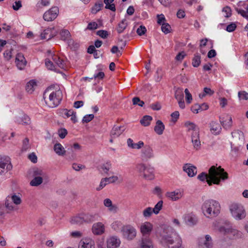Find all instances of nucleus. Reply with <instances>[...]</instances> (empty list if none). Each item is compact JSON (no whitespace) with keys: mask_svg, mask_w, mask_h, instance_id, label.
Wrapping results in <instances>:
<instances>
[{"mask_svg":"<svg viewBox=\"0 0 248 248\" xmlns=\"http://www.w3.org/2000/svg\"><path fill=\"white\" fill-rule=\"evenodd\" d=\"M198 178L202 181L206 180L209 186L219 185L221 180L228 178V174L221 166H212L209 170L208 174L202 172L198 176Z\"/></svg>","mask_w":248,"mask_h":248,"instance_id":"f257e3e1","label":"nucleus"},{"mask_svg":"<svg viewBox=\"0 0 248 248\" xmlns=\"http://www.w3.org/2000/svg\"><path fill=\"white\" fill-rule=\"evenodd\" d=\"M159 241L166 248H179L182 243L181 238L171 227H167L160 234Z\"/></svg>","mask_w":248,"mask_h":248,"instance_id":"f03ea898","label":"nucleus"},{"mask_svg":"<svg viewBox=\"0 0 248 248\" xmlns=\"http://www.w3.org/2000/svg\"><path fill=\"white\" fill-rule=\"evenodd\" d=\"M63 97L62 92L60 89H56L53 86L46 88L43 93V98L46 104L49 108L57 107Z\"/></svg>","mask_w":248,"mask_h":248,"instance_id":"7ed1b4c3","label":"nucleus"},{"mask_svg":"<svg viewBox=\"0 0 248 248\" xmlns=\"http://www.w3.org/2000/svg\"><path fill=\"white\" fill-rule=\"evenodd\" d=\"M201 209L204 216L206 217L213 218L219 214L220 205L217 201L209 199L204 202L202 205Z\"/></svg>","mask_w":248,"mask_h":248,"instance_id":"20e7f679","label":"nucleus"},{"mask_svg":"<svg viewBox=\"0 0 248 248\" xmlns=\"http://www.w3.org/2000/svg\"><path fill=\"white\" fill-rule=\"evenodd\" d=\"M135 170L141 176L146 180H151L155 178V169L150 165H146L142 163L138 164L136 166Z\"/></svg>","mask_w":248,"mask_h":248,"instance_id":"39448f33","label":"nucleus"},{"mask_svg":"<svg viewBox=\"0 0 248 248\" xmlns=\"http://www.w3.org/2000/svg\"><path fill=\"white\" fill-rule=\"evenodd\" d=\"M219 231L225 239H236L242 236V232L232 226H221Z\"/></svg>","mask_w":248,"mask_h":248,"instance_id":"423d86ee","label":"nucleus"},{"mask_svg":"<svg viewBox=\"0 0 248 248\" xmlns=\"http://www.w3.org/2000/svg\"><path fill=\"white\" fill-rule=\"evenodd\" d=\"M232 216L236 219H242L246 216V212L243 206L239 203L233 202L229 206Z\"/></svg>","mask_w":248,"mask_h":248,"instance_id":"0eeeda50","label":"nucleus"},{"mask_svg":"<svg viewBox=\"0 0 248 248\" xmlns=\"http://www.w3.org/2000/svg\"><path fill=\"white\" fill-rule=\"evenodd\" d=\"M59 13V8L57 6H53L45 12L43 17L46 21H52L57 18Z\"/></svg>","mask_w":248,"mask_h":248,"instance_id":"6e6552de","label":"nucleus"},{"mask_svg":"<svg viewBox=\"0 0 248 248\" xmlns=\"http://www.w3.org/2000/svg\"><path fill=\"white\" fill-rule=\"evenodd\" d=\"M124 236L128 240H132L136 236V230L130 225L124 226L122 229Z\"/></svg>","mask_w":248,"mask_h":248,"instance_id":"1a4fd4ad","label":"nucleus"},{"mask_svg":"<svg viewBox=\"0 0 248 248\" xmlns=\"http://www.w3.org/2000/svg\"><path fill=\"white\" fill-rule=\"evenodd\" d=\"M184 191L182 189H177L173 191L167 192L165 196L170 200L176 201L183 197Z\"/></svg>","mask_w":248,"mask_h":248,"instance_id":"9d476101","label":"nucleus"},{"mask_svg":"<svg viewBox=\"0 0 248 248\" xmlns=\"http://www.w3.org/2000/svg\"><path fill=\"white\" fill-rule=\"evenodd\" d=\"M153 228V225L149 222H145L142 223L140 226V230L142 234V238H149Z\"/></svg>","mask_w":248,"mask_h":248,"instance_id":"9b49d317","label":"nucleus"},{"mask_svg":"<svg viewBox=\"0 0 248 248\" xmlns=\"http://www.w3.org/2000/svg\"><path fill=\"white\" fill-rule=\"evenodd\" d=\"M13 166L9 158H0V174L5 173L12 169Z\"/></svg>","mask_w":248,"mask_h":248,"instance_id":"f8f14e48","label":"nucleus"},{"mask_svg":"<svg viewBox=\"0 0 248 248\" xmlns=\"http://www.w3.org/2000/svg\"><path fill=\"white\" fill-rule=\"evenodd\" d=\"M191 139L194 149L196 150H200L201 147V143L200 140V130L192 132Z\"/></svg>","mask_w":248,"mask_h":248,"instance_id":"ddd939ff","label":"nucleus"},{"mask_svg":"<svg viewBox=\"0 0 248 248\" xmlns=\"http://www.w3.org/2000/svg\"><path fill=\"white\" fill-rule=\"evenodd\" d=\"M51 60L54 62L56 66L57 65L58 67L63 69H66L67 68V61L57 55L54 54L52 55Z\"/></svg>","mask_w":248,"mask_h":248,"instance_id":"4468645a","label":"nucleus"},{"mask_svg":"<svg viewBox=\"0 0 248 248\" xmlns=\"http://www.w3.org/2000/svg\"><path fill=\"white\" fill-rule=\"evenodd\" d=\"M51 60L54 62L56 66L57 65L58 67L63 69H66L67 68V61L57 55L54 54L52 55Z\"/></svg>","mask_w":248,"mask_h":248,"instance_id":"2eb2a0df","label":"nucleus"},{"mask_svg":"<svg viewBox=\"0 0 248 248\" xmlns=\"http://www.w3.org/2000/svg\"><path fill=\"white\" fill-rule=\"evenodd\" d=\"M94 241L89 237L82 238L79 242L78 248H94Z\"/></svg>","mask_w":248,"mask_h":248,"instance_id":"dca6fc26","label":"nucleus"},{"mask_svg":"<svg viewBox=\"0 0 248 248\" xmlns=\"http://www.w3.org/2000/svg\"><path fill=\"white\" fill-rule=\"evenodd\" d=\"M212 246V238L209 235H206L205 238H201L199 240V248H211Z\"/></svg>","mask_w":248,"mask_h":248,"instance_id":"f3484780","label":"nucleus"},{"mask_svg":"<svg viewBox=\"0 0 248 248\" xmlns=\"http://www.w3.org/2000/svg\"><path fill=\"white\" fill-rule=\"evenodd\" d=\"M15 63L18 69L23 70L27 64V61L21 53H18L16 54Z\"/></svg>","mask_w":248,"mask_h":248,"instance_id":"a211bd4d","label":"nucleus"},{"mask_svg":"<svg viewBox=\"0 0 248 248\" xmlns=\"http://www.w3.org/2000/svg\"><path fill=\"white\" fill-rule=\"evenodd\" d=\"M105 231L104 224L100 222L95 223L92 226V232L94 235H100Z\"/></svg>","mask_w":248,"mask_h":248,"instance_id":"6ab92c4d","label":"nucleus"},{"mask_svg":"<svg viewBox=\"0 0 248 248\" xmlns=\"http://www.w3.org/2000/svg\"><path fill=\"white\" fill-rule=\"evenodd\" d=\"M120 239L116 236H111L107 241L108 248H117L120 246Z\"/></svg>","mask_w":248,"mask_h":248,"instance_id":"aec40b11","label":"nucleus"},{"mask_svg":"<svg viewBox=\"0 0 248 248\" xmlns=\"http://www.w3.org/2000/svg\"><path fill=\"white\" fill-rule=\"evenodd\" d=\"M56 31L54 28H47L45 30L41 33V36L42 39L49 40L56 34Z\"/></svg>","mask_w":248,"mask_h":248,"instance_id":"412c9836","label":"nucleus"},{"mask_svg":"<svg viewBox=\"0 0 248 248\" xmlns=\"http://www.w3.org/2000/svg\"><path fill=\"white\" fill-rule=\"evenodd\" d=\"M183 170L189 177H193L197 172V168L191 164H185L183 167Z\"/></svg>","mask_w":248,"mask_h":248,"instance_id":"4be33fe9","label":"nucleus"},{"mask_svg":"<svg viewBox=\"0 0 248 248\" xmlns=\"http://www.w3.org/2000/svg\"><path fill=\"white\" fill-rule=\"evenodd\" d=\"M184 220L187 225L193 226L197 223L198 219L196 216L191 213L185 215Z\"/></svg>","mask_w":248,"mask_h":248,"instance_id":"5701e85b","label":"nucleus"},{"mask_svg":"<svg viewBox=\"0 0 248 248\" xmlns=\"http://www.w3.org/2000/svg\"><path fill=\"white\" fill-rule=\"evenodd\" d=\"M210 127L211 132L215 135H218L221 132V125L217 122H212L210 124Z\"/></svg>","mask_w":248,"mask_h":248,"instance_id":"b1692460","label":"nucleus"},{"mask_svg":"<svg viewBox=\"0 0 248 248\" xmlns=\"http://www.w3.org/2000/svg\"><path fill=\"white\" fill-rule=\"evenodd\" d=\"M164 129L165 125L160 120H157L154 127L155 132L157 134L161 135L163 134Z\"/></svg>","mask_w":248,"mask_h":248,"instance_id":"393cba45","label":"nucleus"},{"mask_svg":"<svg viewBox=\"0 0 248 248\" xmlns=\"http://www.w3.org/2000/svg\"><path fill=\"white\" fill-rule=\"evenodd\" d=\"M139 248H153L152 242L150 238H142Z\"/></svg>","mask_w":248,"mask_h":248,"instance_id":"a878e982","label":"nucleus"},{"mask_svg":"<svg viewBox=\"0 0 248 248\" xmlns=\"http://www.w3.org/2000/svg\"><path fill=\"white\" fill-rule=\"evenodd\" d=\"M142 157L146 159L153 157V151L150 146L145 147L142 150Z\"/></svg>","mask_w":248,"mask_h":248,"instance_id":"bb28decb","label":"nucleus"},{"mask_svg":"<svg viewBox=\"0 0 248 248\" xmlns=\"http://www.w3.org/2000/svg\"><path fill=\"white\" fill-rule=\"evenodd\" d=\"M7 202H13L17 206L21 203V199L20 197L16 196L15 194L11 196H8L7 197Z\"/></svg>","mask_w":248,"mask_h":248,"instance_id":"cd10ccee","label":"nucleus"},{"mask_svg":"<svg viewBox=\"0 0 248 248\" xmlns=\"http://www.w3.org/2000/svg\"><path fill=\"white\" fill-rule=\"evenodd\" d=\"M123 131L124 129L123 127H114L111 131L110 136L113 138L118 137L123 133Z\"/></svg>","mask_w":248,"mask_h":248,"instance_id":"c85d7f7f","label":"nucleus"},{"mask_svg":"<svg viewBox=\"0 0 248 248\" xmlns=\"http://www.w3.org/2000/svg\"><path fill=\"white\" fill-rule=\"evenodd\" d=\"M184 126L187 128V131L194 132L197 130H199V127L190 121H186L184 124Z\"/></svg>","mask_w":248,"mask_h":248,"instance_id":"c756f323","label":"nucleus"},{"mask_svg":"<svg viewBox=\"0 0 248 248\" xmlns=\"http://www.w3.org/2000/svg\"><path fill=\"white\" fill-rule=\"evenodd\" d=\"M54 150L56 153L59 155H63L66 152V151L63 146L60 143H56L54 145Z\"/></svg>","mask_w":248,"mask_h":248,"instance_id":"7c9ffc66","label":"nucleus"},{"mask_svg":"<svg viewBox=\"0 0 248 248\" xmlns=\"http://www.w3.org/2000/svg\"><path fill=\"white\" fill-rule=\"evenodd\" d=\"M104 205L108 208V210L113 212H116L117 207L112 204V202L109 199H106L104 201Z\"/></svg>","mask_w":248,"mask_h":248,"instance_id":"2f4dec72","label":"nucleus"},{"mask_svg":"<svg viewBox=\"0 0 248 248\" xmlns=\"http://www.w3.org/2000/svg\"><path fill=\"white\" fill-rule=\"evenodd\" d=\"M37 86L36 82L34 80H30L26 86V90L27 92L31 93L35 90Z\"/></svg>","mask_w":248,"mask_h":248,"instance_id":"473e14b6","label":"nucleus"},{"mask_svg":"<svg viewBox=\"0 0 248 248\" xmlns=\"http://www.w3.org/2000/svg\"><path fill=\"white\" fill-rule=\"evenodd\" d=\"M104 6V4L102 1L96 2L91 8V13L93 14H96L100 11Z\"/></svg>","mask_w":248,"mask_h":248,"instance_id":"72a5a7b5","label":"nucleus"},{"mask_svg":"<svg viewBox=\"0 0 248 248\" xmlns=\"http://www.w3.org/2000/svg\"><path fill=\"white\" fill-rule=\"evenodd\" d=\"M95 214L93 215L89 213L82 214L83 222L89 223L93 222L95 220Z\"/></svg>","mask_w":248,"mask_h":248,"instance_id":"f704fd0d","label":"nucleus"},{"mask_svg":"<svg viewBox=\"0 0 248 248\" xmlns=\"http://www.w3.org/2000/svg\"><path fill=\"white\" fill-rule=\"evenodd\" d=\"M220 122L221 123L222 126L226 128H229L232 126V120L231 116L229 115L226 116V121H224L223 119L220 118Z\"/></svg>","mask_w":248,"mask_h":248,"instance_id":"c9c22d12","label":"nucleus"},{"mask_svg":"<svg viewBox=\"0 0 248 248\" xmlns=\"http://www.w3.org/2000/svg\"><path fill=\"white\" fill-rule=\"evenodd\" d=\"M71 223L73 224L80 225L83 223L82 214L73 217L71 220Z\"/></svg>","mask_w":248,"mask_h":248,"instance_id":"e433bc0d","label":"nucleus"},{"mask_svg":"<svg viewBox=\"0 0 248 248\" xmlns=\"http://www.w3.org/2000/svg\"><path fill=\"white\" fill-rule=\"evenodd\" d=\"M61 39L63 41H68L71 38L70 32L67 30H62L60 32Z\"/></svg>","mask_w":248,"mask_h":248,"instance_id":"4c0bfd02","label":"nucleus"},{"mask_svg":"<svg viewBox=\"0 0 248 248\" xmlns=\"http://www.w3.org/2000/svg\"><path fill=\"white\" fill-rule=\"evenodd\" d=\"M201 57L199 54L196 53L192 59V64L194 67H198L201 62Z\"/></svg>","mask_w":248,"mask_h":248,"instance_id":"58836bf2","label":"nucleus"},{"mask_svg":"<svg viewBox=\"0 0 248 248\" xmlns=\"http://www.w3.org/2000/svg\"><path fill=\"white\" fill-rule=\"evenodd\" d=\"M114 0H104V2L105 4V8L109 9L112 11H115V5L113 3Z\"/></svg>","mask_w":248,"mask_h":248,"instance_id":"ea45409f","label":"nucleus"},{"mask_svg":"<svg viewBox=\"0 0 248 248\" xmlns=\"http://www.w3.org/2000/svg\"><path fill=\"white\" fill-rule=\"evenodd\" d=\"M127 26V23L125 19L121 21L118 25L116 28L117 31L119 33H122L125 29Z\"/></svg>","mask_w":248,"mask_h":248,"instance_id":"a19ab883","label":"nucleus"},{"mask_svg":"<svg viewBox=\"0 0 248 248\" xmlns=\"http://www.w3.org/2000/svg\"><path fill=\"white\" fill-rule=\"evenodd\" d=\"M7 202V198H6L5 205L6 209L10 211H16L18 210V208L13 202Z\"/></svg>","mask_w":248,"mask_h":248,"instance_id":"79ce46f5","label":"nucleus"},{"mask_svg":"<svg viewBox=\"0 0 248 248\" xmlns=\"http://www.w3.org/2000/svg\"><path fill=\"white\" fill-rule=\"evenodd\" d=\"M153 118L151 116L149 115L144 116L142 119L140 120V124L144 126H147L150 124Z\"/></svg>","mask_w":248,"mask_h":248,"instance_id":"37998d69","label":"nucleus"},{"mask_svg":"<svg viewBox=\"0 0 248 248\" xmlns=\"http://www.w3.org/2000/svg\"><path fill=\"white\" fill-rule=\"evenodd\" d=\"M43 182L42 177L41 176H35L30 182L32 186H38Z\"/></svg>","mask_w":248,"mask_h":248,"instance_id":"c03bdc74","label":"nucleus"},{"mask_svg":"<svg viewBox=\"0 0 248 248\" xmlns=\"http://www.w3.org/2000/svg\"><path fill=\"white\" fill-rule=\"evenodd\" d=\"M214 93V91L210 88L205 87L203 89V92L199 94V97L202 98L206 95H212Z\"/></svg>","mask_w":248,"mask_h":248,"instance_id":"a18cd8bd","label":"nucleus"},{"mask_svg":"<svg viewBox=\"0 0 248 248\" xmlns=\"http://www.w3.org/2000/svg\"><path fill=\"white\" fill-rule=\"evenodd\" d=\"M45 64H46V67L48 69L51 70H56V65H55V64L53 63V62L50 59H49L48 58L46 59L45 60Z\"/></svg>","mask_w":248,"mask_h":248,"instance_id":"49530a36","label":"nucleus"},{"mask_svg":"<svg viewBox=\"0 0 248 248\" xmlns=\"http://www.w3.org/2000/svg\"><path fill=\"white\" fill-rule=\"evenodd\" d=\"M163 202L162 200L159 201L155 206L154 208H152L154 213L155 214L159 213V211L161 210L163 206Z\"/></svg>","mask_w":248,"mask_h":248,"instance_id":"de8ad7c7","label":"nucleus"},{"mask_svg":"<svg viewBox=\"0 0 248 248\" xmlns=\"http://www.w3.org/2000/svg\"><path fill=\"white\" fill-rule=\"evenodd\" d=\"M17 122L19 124H30V118L28 116L26 115H24L21 118V120L20 121L17 120Z\"/></svg>","mask_w":248,"mask_h":248,"instance_id":"09e8293b","label":"nucleus"},{"mask_svg":"<svg viewBox=\"0 0 248 248\" xmlns=\"http://www.w3.org/2000/svg\"><path fill=\"white\" fill-rule=\"evenodd\" d=\"M170 26L167 23H163L161 25V30L165 34H167L170 32Z\"/></svg>","mask_w":248,"mask_h":248,"instance_id":"8fccbe9b","label":"nucleus"},{"mask_svg":"<svg viewBox=\"0 0 248 248\" xmlns=\"http://www.w3.org/2000/svg\"><path fill=\"white\" fill-rule=\"evenodd\" d=\"M111 227L115 231H119L122 229V223L120 221H115L111 224Z\"/></svg>","mask_w":248,"mask_h":248,"instance_id":"3c124183","label":"nucleus"},{"mask_svg":"<svg viewBox=\"0 0 248 248\" xmlns=\"http://www.w3.org/2000/svg\"><path fill=\"white\" fill-rule=\"evenodd\" d=\"M175 97L178 101L184 100V93L183 91L180 89L177 90L175 92Z\"/></svg>","mask_w":248,"mask_h":248,"instance_id":"603ef678","label":"nucleus"},{"mask_svg":"<svg viewBox=\"0 0 248 248\" xmlns=\"http://www.w3.org/2000/svg\"><path fill=\"white\" fill-rule=\"evenodd\" d=\"M111 167V164L110 162H107L106 163L103 164L101 168L105 173L107 174L109 170Z\"/></svg>","mask_w":248,"mask_h":248,"instance_id":"864d4df0","label":"nucleus"},{"mask_svg":"<svg viewBox=\"0 0 248 248\" xmlns=\"http://www.w3.org/2000/svg\"><path fill=\"white\" fill-rule=\"evenodd\" d=\"M153 213H154V212L152 208L149 207L146 208L143 211V215L145 217H150Z\"/></svg>","mask_w":248,"mask_h":248,"instance_id":"5fc2aeb1","label":"nucleus"},{"mask_svg":"<svg viewBox=\"0 0 248 248\" xmlns=\"http://www.w3.org/2000/svg\"><path fill=\"white\" fill-rule=\"evenodd\" d=\"M30 147L29 145V140L28 138L25 139L23 141V145L22 147V151H26Z\"/></svg>","mask_w":248,"mask_h":248,"instance_id":"6e6d98bb","label":"nucleus"},{"mask_svg":"<svg viewBox=\"0 0 248 248\" xmlns=\"http://www.w3.org/2000/svg\"><path fill=\"white\" fill-rule=\"evenodd\" d=\"M185 93L186 94V103L188 104L191 103L192 100V97L191 94L190 93L187 89H185Z\"/></svg>","mask_w":248,"mask_h":248,"instance_id":"4d7b16f0","label":"nucleus"},{"mask_svg":"<svg viewBox=\"0 0 248 248\" xmlns=\"http://www.w3.org/2000/svg\"><path fill=\"white\" fill-rule=\"evenodd\" d=\"M13 49L11 48L9 50H6L3 53V56L5 60L7 61H9L11 59L12 56V51Z\"/></svg>","mask_w":248,"mask_h":248,"instance_id":"13d9d810","label":"nucleus"},{"mask_svg":"<svg viewBox=\"0 0 248 248\" xmlns=\"http://www.w3.org/2000/svg\"><path fill=\"white\" fill-rule=\"evenodd\" d=\"M133 103L134 105H138L140 107H142L144 104V102L143 101L140 100L138 97H135L133 98Z\"/></svg>","mask_w":248,"mask_h":248,"instance_id":"bf43d9fd","label":"nucleus"},{"mask_svg":"<svg viewBox=\"0 0 248 248\" xmlns=\"http://www.w3.org/2000/svg\"><path fill=\"white\" fill-rule=\"evenodd\" d=\"M97 34L104 39L107 38L108 36V32L104 30L97 31Z\"/></svg>","mask_w":248,"mask_h":248,"instance_id":"052dcab7","label":"nucleus"},{"mask_svg":"<svg viewBox=\"0 0 248 248\" xmlns=\"http://www.w3.org/2000/svg\"><path fill=\"white\" fill-rule=\"evenodd\" d=\"M97 28L98 24L96 22H91L88 24L86 29L89 30H93L96 29Z\"/></svg>","mask_w":248,"mask_h":248,"instance_id":"680f3d73","label":"nucleus"},{"mask_svg":"<svg viewBox=\"0 0 248 248\" xmlns=\"http://www.w3.org/2000/svg\"><path fill=\"white\" fill-rule=\"evenodd\" d=\"M74 111L72 109L68 110L64 109L62 110V114L66 116V118L71 117L73 114H74Z\"/></svg>","mask_w":248,"mask_h":248,"instance_id":"e2e57ef3","label":"nucleus"},{"mask_svg":"<svg viewBox=\"0 0 248 248\" xmlns=\"http://www.w3.org/2000/svg\"><path fill=\"white\" fill-rule=\"evenodd\" d=\"M146 29L143 26H140V27L138 28L137 30V33L140 36L143 35L146 32Z\"/></svg>","mask_w":248,"mask_h":248,"instance_id":"0e129e2a","label":"nucleus"},{"mask_svg":"<svg viewBox=\"0 0 248 248\" xmlns=\"http://www.w3.org/2000/svg\"><path fill=\"white\" fill-rule=\"evenodd\" d=\"M238 96L241 99L248 100V93L245 91H240L238 93Z\"/></svg>","mask_w":248,"mask_h":248,"instance_id":"69168bd1","label":"nucleus"},{"mask_svg":"<svg viewBox=\"0 0 248 248\" xmlns=\"http://www.w3.org/2000/svg\"><path fill=\"white\" fill-rule=\"evenodd\" d=\"M94 118V115L93 114H89L85 115L83 119L82 122L83 123H88L91 121Z\"/></svg>","mask_w":248,"mask_h":248,"instance_id":"338daca9","label":"nucleus"},{"mask_svg":"<svg viewBox=\"0 0 248 248\" xmlns=\"http://www.w3.org/2000/svg\"><path fill=\"white\" fill-rule=\"evenodd\" d=\"M50 4V2L48 0H42L40 3H38L36 5L37 7H41V6H47Z\"/></svg>","mask_w":248,"mask_h":248,"instance_id":"774afa93","label":"nucleus"}]
</instances>
